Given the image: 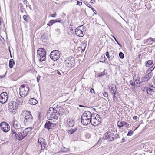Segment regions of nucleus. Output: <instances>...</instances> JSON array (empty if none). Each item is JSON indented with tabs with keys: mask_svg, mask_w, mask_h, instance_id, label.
Wrapping results in <instances>:
<instances>
[{
	"mask_svg": "<svg viewBox=\"0 0 155 155\" xmlns=\"http://www.w3.org/2000/svg\"><path fill=\"white\" fill-rule=\"evenodd\" d=\"M148 39H146V40H145L144 41V44H146L147 43L148 41Z\"/></svg>",
	"mask_w": 155,
	"mask_h": 155,
	"instance_id": "nucleus-59",
	"label": "nucleus"
},
{
	"mask_svg": "<svg viewBox=\"0 0 155 155\" xmlns=\"http://www.w3.org/2000/svg\"><path fill=\"white\" fill-rule=\"evenodd\" d=\"M90 91L91 93H94V90L92 88H91L90 89Z\"/></svg>",
	"mask_w": 155,
	"mask_h": 155,
	"instance_id": "nucleus-55",
	"label": "nucleus"
},
{
	"mask_svg": "<svg viewBox=\"0 0 155 155\" xmlns=\"http://www.w3.org/2000/svg\"><path fill=\"white\" fill-rule=\"evenodd\" d=\"M29 103L32 105H35L38 103V101L34 98H31L29 101Z\"/></svg>",
	"mask_w": 155,
	"mask_h": 155,
	"instance_id": "nucleus-21",
	"label": "nucleus"
},
{
	"mask_svg": "<svg viewBox=\"0 0 155 155\" xmlns=\"http://www.w3.org/2000/svg\"><path fill=\"white\" fill-rule=\"evenodd\" d=\"M92 114L89 111L84 112L82 114L81 120L83 125H87L91 122Z\"/></svg>",
	"mask_w": 155,
	"mask_h": 155,
	"instance_id": "nucleus-1",
	"label": "nucleus"
},
{
	"mask_svg": "<svg viewBox=\"0 0 155 155\" xmlns=\"http://www.w3.org/2000/svg\"><path fill=\"white\" fill-rule=\"evenodd\" d=\"M148 39V41H155V39L151 37L150 38H149Z\"/></svg>",
	"mask_w": 155,
	"mask_h": 155,
	"instance_id": "nucleus-51",
	"label": "nucleus"
},
{
	"mask_svg": "<svg viewBox=\"0 0 155 155\" xmlns=\"http://www.w3.org/2000/svg\"><path fill=\"white\" fill-rule=\"evenodd\" d=\"M37 55L40 58L39 61H44L46 58V53L45 50L42 48H39L37 51Z\"/></svg>",
	"mask_w": 155,
	"mask_h": 155,
	"instance_id": "nucleus-6",
	"label": "nucleus"
},
{
	"mask_svg": "<svg viewBox=\"0 0 155 155\" xmlns=\"http://www.w3.org/2000/svg\"><path fill=\"white\" fill-rule=\"evenodd\" d=\"M77 130V129L76 128H75L74 129H71L68 131V133L71 134H72L74 133V132H75L76 130Z\"/></svg>",
	"mask_w": 155,
	"mask_h": 155,
	"instance_id": "nucleus-29",
	"label": "nucleus"
},
{
	"mask_svg": "<svg viewBox=\"0 0 155 155\" xmlns=\"http://www.w3.org/2000/svg\"><path fill=\"white\" fill-rule=\"evenodd\" d=\"M0 126L2 130L5 132H8L10 130V126L8 124L3 122L0 123Z\"/></svg>",
	"mask_w": 155,
	"mask_h": 155,
	"instance_id": "nucleus-9",
	"label": "nucleus"
},
{
	"mask_svg": "<svg viewBox=\"0 0 155 155\" xmlns=\"http://www.w3.org/2000/svg\"><path fill=\"white\" fill-rule=\"evenodd\" d=\"M117 126L118 127H119V128H120L124 126L123 124V121L120 122V121H118L117 122Z\"/></svg>",
	"mask_w": 155,
	"mask_h": 155,
	"instance_id": "nucleus-30",
	"label": "nucleus"
},
{
	"mask_svg": "<svg viewBox=\"0 0 155 155\" xmlns=\"http://www.w3.org/2000/svg\"><path fill=\"white\" fill-rule=\"evenodd\" d=\"M15 62L13 59H12L10 60L9 61V66L10 68H12L13 66L15 64Z\"/></svg>",
	"mask_w": 155,
	"mask_h": 155,
	"instance_id": "nucleus-26",
	"label": "nucleus"
},
{
	"mask_svg": "<svg viewBox=\"0 0 155 155\" xmlns=\"http://www.w3.org/2000/svg\"><path fill=\"white\" fill-rule=\"evenodd\" d=\"M13 125L16 130V131H17V130L19 131H20L21 126L20 124L17 121L14 120L13 121Z\"/></svg>",
	"mask_w": 155,
	"mask_h": 155,
	"instance_id": "nucleus-14",
	"label": "nucleus"
},
{
	"mask_svg": "<svg viewBox=\"0 0 155 155\" xmlns=\"http://www.w3.org/2000/svg\"><path fill=\"white\" fill-rule=\"evenodd\" d=\"M56 13H55L54 14H52L51 15V16L52 17L55 18L56 16Z\"/></svg>",
	"mask_w": 155,
	"mask_h": 155,
	"instance_id": "nucleus-54",
	"label": "nucleus"
},
{
	"mask_svg": "<svg viewBox=\"0 0 155 155\" xmlns=\"http://www.w3.org/2000/svg\"><path fill=\"white\" fill-rule=\"evenodd\" d=\"M106 55L107 57V58H111V59H112L113 58L114 56H111L110 57L109 56V53L108 52H106Z\"/></svg>",
	"mask_w": 155,
	"mask_h": 155,
	"instance_id": "nucleus-34",
	"label": "nucleus"
},
{
	"mask_svg": "<svg viewBox=\"0 0 155 155\" xmlns=\"http://www.w3.org/2000/svg\"><path fill=\"white\" fill-rule=\"evenodd\" d=\"M81 26H79L75 29V34L77 36L79 37H82L84 36V29H81Z\"/></svg>",
	"mask_w": 155,
	"mask_h": 155,
	"instance_id": "nucleus-12",
	"label": "nucleus"
},
{
	"mask_svg": "<svg viewBox=\"0 0 155 155\" xmlns=\"http://www.w3.org/2000/svg\"><path fill=\"white\" fill-rule=\"evenodd\" d=\"M27 129H25V130L24 131H23V133H24L25 137H26L27 135L28 134V131H27Z\"/></svg>",
	"mask_w": 155,
	"mask_h": 155,
	"instance_id": "nucleus-43",
	"label": "nucleus"
},
{
	"mask_svg": "<svg viewBox=\"0 0 155 155\" xmlns=\"http://www.w3.org/2000/svg\"><path fill=\"white\" fill-rule=\"evenodd\" d=\"M10 112L15 114L17 109V107H8Z\"/></svg>",
	"mask_w": 155,
	"mask_h": 155,
	"instance_id": "nucleus-24",
	"label": "nucleus"
},
{
	"mask_svg": "<svg viewBox=\"0 0 155 155\" xmlns=\"http://www.w3.org/2000/svg\"><path fill=\"white\" fill-rule=\"evenodd\" d=\"M21 115L24 117V121L25 124H29L32 122L33 118L30 111L25 110L22 112Z\"/></svg>",
	"mask_w": 155,
	"mask_h": 155,
	"instance_id": "nucleus-2",
	"label": "nucleus"
},
{
	"mask_svg": "<svg viewBox=\"0 0 155 155\" xmlns=\"http://www.w3.org/2000/svg\"><path fill=\"white\" fill-rule=\"evenodd\" d=\"M2 19L0 17V25H1V23H2Z\"/></svg>",
	"mask_w": 155,
	"mask_h": 155,
	"instance_id": "nucleus-63",
	"label": "nucleus"
},
{
	"mask_svg": "<svg viewBox=\"0 0 155 155\" xmlns=\"http://www.w3.org/2000/svg\"><path fill=\"white\" fill-rule=\"evenodd\" d=\"M155 68V65L154 64H153L150 68L149 69L150 71H152Z\"/></svg>",
	"mask_w": 155,
	"mask_h": 155,
	"instance_id": "nucleus-45",
	"label": "nucleus"
},
{
	"mask_svg": "<svg viewBox=\"0 0 155 155\" xmlns=\"http://www.w3.org/2000/svg\"><path fill=\"white\" fill-rule=\"evenodd\" d=\"M102 58H101V60L100 61V62H104L105 61V57L104 56V57L102 56Z\"/></svg>",
	"mask_w": 155,
	"mask_h": 155,
	"instance_id": "nucleus-49",
	"label": "nucleus"
},
{
	"mask_svg": "<svg viewBox=\"0 0 155 155\" xmlns=\"http://www.w3.org/2000/svg\"><path fill=\"white\" fill-rule=\"evenodd\" d=\"M114 137H111V136H110L109 137V138H108V140L109 141V142H111V141H112L113 140H114Z\"/></svg>",
	"mask_w": 155,
	"mask_h": 155,
	"instance_id": "nucleus-37",
	"label": "nucleus"
},
{
	"mask_svg": "<svg viewBox=\"0 0 155 155\" xmlns=\"http://www.w3.org/2000/svg\"><path fill=\"white\" fill-rule=\"evenodd\" d=\"M86 47V44L85 43H83L81 45V46L80 47H79L78 48V49H81L82 51H84Z\"/></svg>",
	"mask_w": 155,
	"mask_h": 155,
	"instance_id": "nucleus-25",
	"label": "nucleus"
},
{
	"mask_svg": "<svg viewBox=\"0 0 155 155\" xmlns=\"http://www.w3.org/2000/svg\"><path fill=\"white\" fill-rule=\"evenodd\" d=\"M54 124L51 122L50 121H47L44 125V127L49 130L54 126Z\"/></svg>",
	"mask_w": 155,
	"mask_h": 155,
	"instance_id": "nucleus-15",
	"label": "nucleus"
},
{
	"mask_svg": "<svg viewBox=\"0 0 155 155\" xmlns=\"http://www.w3.org/2000/svg\"><path fill=\"white\" fill-rule=\"evenodd\" d=\"M104 70H104L103 71V72H102V73L101 72V73H100L98 75V77H102L103 76H104L105 75V74H104Z\"/></svg>",
	"mask_w": 155,
	"mask_h": 155,
	"instance_id": "nucleus-46",
	"label": "nucleus"
},
{
	"mask_svg": "<svg viewBox=\"0 0 155 155\" xmlns=\"http://www.w3.org/2000/svg\"><path fill=\"white\" fill-rule=\"evenodd\" d=\"M144 89L146 90L147 93L149 94H152L153 92H155V91H154V89L152 90L150 88H149L147 87H145Z\"/></svg>",
	"mask_w": 155,
	"mask_h": 155,
	"instance_id": "nucleus-20",
	"label": "nucleus"
},
{
	"mask_svg": "<svg viewBox=\"0 0 155 155\" xmlns=\"http://www.w3.org/2000/svg\"><path fill=\"white\" fill-rule=\"evenodd\" d=\"M14 101H11L8 103L9 107H16V104Z\"/></svg>",
	"mask_w": 155,
	"mask_h": 155,
	"instance_id": "nucleus-27",
	"label": "nucleus"
},
{
	"mask_svg": "<svg viewBox=\"0 0 155 155\" xmlns=\"http://www.w3.org/2000/svg\"><path fill=\"white\" fill-rule=\"evenodd\" d=\"M108 87L110 91L112 94L116 92L117 88L116 86L112 85H110Z\"/></svg>",
	"mask_w": 155,
	"mask_h": 155,
	"instance_id": "nucleus-17",
	"label": "nucleus"
},
{
	"mask_svg": "<svg viewBox=\"0 0 155 155\" xmlns=\"http://www.w3.org/2000/svg\"><path fill=\"white\" fill-rule=\"evenodd\" d=\"M137 116H135L133 117V119L134 120L137 119Z\"/></svg>",
	"mask_w": 155,
	"mask_h": 155,
	"instance_id": "nucleus-60",
	"label": "nucleus"
},
{
	"mask_svg": "<svg viewBox=\"0 0 155 155\" xmlns=\"http://www.w3.org/2000/svg\"><path fill=\"white\" fill-rule=\"evenodd\" d=\"M91 124L94 126L98 125L101 121V119L99 115L97 114H92Z\"/></svg>",
	"mask_w": 155,
	"mask_h": 155,
	"instance_id": "nucleus-5",
	"label": "nucleus"
},
{
	"mask_svg": "<svg viewBox=\"0 0 155 155\" xmlns=\"http://www.w3.org/2000/svg\"><path fill=\"white\" fill-rule=\"evenodd\" d=\"M54 23V20H51L49 21V22L47 25L49 26H51Z\"/></svg>",
	"mask_w": 155,
	"mask_h": 155,
	"instance_id": "nucleus-31",
	"label": "nucleus"
},
{
	"mask_svg": "<svg viewBox=\"0 0 155 155\" xmlns=\"http://www.w3.org/2000/svg\"><path fill=\"white\" fill-rule=\"evenodd\" d=\"M57 73H58V75H61V73L59 71H58Z\"/></svg>",
	"mask_w": 155,
	"mask_h": 155,
	"instance_id": "nucleus-64",
	"label": "nucleus"
},
{
	"mask_svg": "<svg viewBox=\"0 0 155 155\" xmlns=\"http://www.w3.org/2000/svg\"><path fill=\"white\" fill-rule=\"evenodd\" d=\"M103 95L104 97H107L108 96V94L107 92H104L103 93Z\"/></svg>",
	"mask_w": 155,
	"mask_h": 155,
	"instance_id": "nucleus-50",
	"label": "nucleus"
},
{
	"mask_svg": "<svg viewBox=\"0 0 155 155\" xmlns=\"http://www.w3.org/2000/svg\"><path fill=\"white\" fill-rule=\"evenodd\" d=\"M119 55L120 58L121 59H123L124 57V55L122 52H120L119 53Z\"/></svg>",
	"mask_w": 155,
	"mask_h": 155,
	"instance_id": "nucleus-33",
	"label": "nucleus"
},
{
	"mask_svg": "<svg viewBox=\"0 0 155 155\" xmlns=\"http://www.w3.org/2000/svg\"><path fill=\"white\" fill-rule=\"evenodd\" d=\"M27 16L26 15H24L23 17V19L26 22H27L28 21V20L27 18Z\"/></svg>",
	"mask_w": 155,
	"mask_h": 155,
	"instance_id": "nucleus-52",
	"label": "nucleus"
},
{
	"mask_svg": "<svg viewBox=\"0 0 155 155\" xmlns=\"http://www.w3.org/2000/svg\"><path fill=\"white\" fill-rule=\"evenodd\" d=\"M82 0H77V5H79V6H81L82 5Z\"/></svg>",
	"mask_w": 155,
	"mask_h": 155,
	"instance_id": "nucleus-35",
	"label": "nucleus"
},
{
	"mask_svg": "<svg viewBox=\"0 0 155 155\" xmlns=\"http://www.w3.org/2000/svg\"><path fill=\"white\" fill-rule=\"evenodd\" d=\"M59 107H50L49 110L48 111V114H50L51 112H52L51 113L54 115H59V113L58 112V110L59 109Z\"/></svg>",
	"mask_w": 155,
	"mask_h": 155,
	"instance_id": "nucleus-13",
	"label": "nucleus"
},
{
	"mask_svg": "<svg viewBox=\"0 0 155 155\" xmlns=\"http://www.w3.org/2000/svg\"><path fill=\"white\" fill-rule=\"evenodd\" d=\"M113 136H114V138L115 139H117L118 138H120V137L118 135V134H113Z\"/></svg>",
	"mask_w": 155,
	"mask_h": 155,
	"instance_id": "nucleus-36",
	"label": "nucleus"
},
{
	"mask_svg": "<svg viewBox=\"0 0 155 155\" xmlns=\"http://www.w3.org/2000/svg\"><path fill=\"white\" fill-rule=\"evenodd\" d=\"M61 19L60 18L57 19L56 20H54V23L57 22H61Z\"/></svg>",
	"mask_w": 155,
	"mask_h": 155,
	"instance_id": "nucleus-48",
	"label": "nucleus"
},
{
	"mask_svg": "<svg viewBox=\"0 0 155 155\" xmlns=\"http://www.w3.org/2000/svg\"><path fill=\"white\" fill-rule=\"evenodd\" d=\"M116 94V93H115L114 94H112L113 95V100L114 101H116L117 100V99L115 96Z\"/></svg>",
	"mask_w": 155,
	"mask_h": 155,
	"instance_id": "nucleus-40",
	"label": "nucleus"
},
{
	"mask_svg": "<svg viewBox=\"0 0 155 155\" xmlns=\"http://www.w3.org/2000/svg\"><path fill=\"white\" fill-rule=\"evenodd\" d=\"M133 133V131L131 130H130L127 133V135L128 136H130L132 135Z\"/></svg>",
	"mask_w": 155,
	"mask_h": 155,
	"instance_id": "nucleus-42",
	"label": "nucleus"
},
{
	"mask_svg": "<svg viewBox=\"0 0 155 155\" xmlns=\"http://www.w3.org/2000/svg\"><path fill=\"white\" fill-rule=\"evenodd\" d=\"M47 118L49 120H51L52 122H53L58 119V117L57 115H54L51 113L49 116H48V115Z\"/></svg>",
	"mask_w": 155,
	"mask_h": 155,
	"instance_id": "nucleus-16",
	"label": "nucleus"
},
{
	"mask_svg": "<svg viewBox=\"0 0 155 155\" xmlns=\"http://www.w3.org/2000/svg\"><path fill=\"white\" fill-rule=\"evenodd\" d=\"M153 75V73L151 72L148 73L145 75L144 78L143 79V81L145 82L147 81L152 78Z\"/></svg>",
	"mask_w": 155,
	"mask_h": 155,
	"instance_id": "nucleus-18",
	"label": "nucleus"
},
{
	"mask_svg": "<svg viewBox=\"0 0 155 155\" xmlns=\"http://www.w3.org/2000/svg\"><path fill=\"white\" fill-rule=\"evenodd\" d=\"M61 53L58 50L52 51L50 53L49 56L51 59L54 61L58 60L60 57Z\"/></svg>",
	"mask_w": 155,
	"mask_h": 155,
	"instance_id": "nucleus-7",
	"label": "nucleus"
},
{
	"mask_svg": "<svg viewBox=\"0 0 155 155\" xmlns=\"http://www.w3.org/2000/svg\"><path fill=\"white\" fill-rule=\"evenodd\" d=\"M92 10L93 11V12L96 14V12H97V11L96 10H95L94 8H92V7L91 8Z\"/></svg>",
	"mask_w": 155,
	"mask_h": 155,
	"instance_id": "nucleus-58",
	"label": "nucleus"
},
{
	"mask_svg": "<svg viewBox=\"0 0 155 155\" xmlns=\"http://www.w3.org/2000/svg\"><path fill=\"white\" fill-rule=\"evenodd\" d=\"M29 90V88L27 85H21L19 89V94L20 96L22 97H26L28 95Z\"/></svg>",
	"mask_w": 155,
	"mask_h": 155,
	"instance_id": "nucleus-4",
	"label": "nucleus"
},
{
	"mask_svg": "<svg viewBox=\"0 0 155 155\" xmlns=\"http://www.w3.org/2000/svg\"><path fill=\"white\" fill-rule=\"evenodd\" d=\"M125 141V139H124V138H123L122 139V140L121 141V142H124Z\"/></svg>",
	"mask_w": 155,
	"mask_h": 155,
	"instance_id": "nucleus-62",
	"label": "nucleus"
},
{
	"mask_svg": "<svg viewBox=\"0 0 155 155\" xmlns=\"http://www.w3.org/2000/svg\"><path fill=\"white\" fill-rule=\"evenodd\" d=\"M40 146V145H38L37 143L36 148L37 149V150L38 149L40 151H41L42 150H41V147Z\"/></svg>",
	"mask_w": 155,
	"mask_h": 155,
	"instance_id": "nucleus-47",
	"label": "nucleus"
},
{
	"mask_svg": "<svg viewBox=\"0 0 155 155\" xmlns=\"http://www.w3.org/2000/svg\"><path fill=\"white\" fill-rule=\"evenodd\" d=\"M11 134L13 138L20 141L22 140L25 137L24 133H23V130H21V129L19 131L17 130L16 131L15 130L11 129Z\"/></svg>",
	"mask_w": 155,
	"mask_h": 155,
	"instance_id": "nucleus-3",
	"label": "nucleus"
},
{
	"mask_svg": "<svg viewBox=\"0 0 155 155\" xmlns=\"http://www.w3.org/2000/svg\"><path fill=\"white\" fill-rule=\"evenodd\" d=\"M65 65L68 68H71L74 66L75 61L74 58L69 57L65 60Z\"/></svg>",
	"mask_w": 155,
	"mask_h": 155,
	"instance_id": "nucleus-8",
	"label": "nucleus"
},
{
	"mask_svg": "<svg viewBox=\"0 0 155 155\" xmlns=\"http://www.w3.org/2000/svg\"><path fill=\"white\" fill-rule=\"evenodd\" d=\"M112 37L114 38L116 42L117 43V44L120 46L121 47V45L120 44L119 42L117 41L114 35H112Z\"/></svg>",
	"mask_w": 155,
	"mask_h": 155,
	"instance_id": "nucleus-44",
	"label": "nucleus"
},
{
	"mask_svg": "<svg viewBox=\"0 0 155 155\" xmlns=\"http://www.w3.org/2000/svg\"><path fill=\"white\" fill-rule=\"evenodd\" d=\"M130 83L131 85L133 86H135V82H134V80H130Z\"/></svg>",
	"mask_w": 155,
	"mask_h": 155,
	"instance_id": "nucleus-38",
	"label": "nucleus"
},
{
	"mask_svg": "<svg viewBox=\"0 0 155 155\" xmlns=\"http://www.w3.org/2000/svg\"><path fill=\"white\" fill-rule=\"evenodd\" d=\"M32 129V127H29L28 128H26L25 129H27V131H28V133Z\"/></svg>",
	"mask_w": 155,
	"mask_h": 155,
	"instance_id": "nucleus-53",
	"label": "nucleus"
},
{
	"mask_svg": "<svg viewBox=\"0 0 155 155\" xmlns=\"http://www.w3.org/2000/svg\"><path fill=\"white\" fill-rule=\"evenodd\" d=\"M41 78V77L40 76H38L37 78V82H38L40 80V78Z\"/></svg>",
	"mask_w": 155,
	"mask_h": 155,
	"instance_id": "nucleus-57",
	"label": "nucleus"
},
{
	"mask_svg": "<svg viewBox=\"0 0 155 155\" xmlns=\"http://www.w3.org/2000/svg\"><path fill=\"white\" fill-rule=\"evenodd\" d=\"M95 2V0H91L90 2L91 4H94Z\"/></svg>",
	"mask_w": 155,
	"mask_h": 155,
	"instance_id": "nucleus-56",
	"label": "nucleus"
},
{
	"mask_svg": "<svg viewBox=\"0 0 155 155\" xmlns=\"http://www.w3.org/2000/svg\"><path fill=\"white\" fill-rule=\"evenodd\" d=\"M134 82H135V84H137V87H139L140 85V81L138 79H135L134 80Z\"/></svg>",
	"mask_w": 155,
	"mask_h": 155,
	"instance_id": "nucleus-32",
	"label": "nucleus"
},
{
	"mask_svg": "<svg viewBox=\"0 0 155 155\" xmlns=\"http://www.w3.org/2000/svg\"><path fill=\"white\" fill-rule=\"evenodd\" d=\"M38 145L41 147V150H44L47 145L45 140L42 138L40 137L38 138Z\"/></svg>",
	"mask_w": 155,
	"mask_h": 155,
	"instance_id": "nucleus-10",
	"label": "nucleus"
},
{
	"mask_svg": "<svg viewBox=\"0 0 155 155\" xmlns=\"http://www.w3.org/2000/svg\"><path fill=\"white\" fill-rule=\"evenodd\" d=\"M5 74L4 75L2 76H0V78H2L4 77H5Z\"/></svg>",
	"mask_w": 155,
	"mask_h": 155,
	"instance_id": "nucleus-61",
	"label": "nucleus"
},
{
	"mask_svg": "<svg viewBox=\"0 0 155 155\" xmlns=\"http://www.w3.org/2000/svg\"><path fill=\"white\" fill-rule=\"evenodd\" d=\"M67 124L69 127H72L74 125V121L73 119L69 118L67 120Z\"/></svg>",
	"mask_w": 155,
	"mask_h": 155,
	"instance_id": "nucleus-19",
	"label": "nucleus"
},
{
	"mask_svg": "<svg viewBox=\"0 0 155 155\" xmlns=\"http://www.w3.org/2000/svg\"><path fill=\"white\" fill-rule=\"evenodd\" d=\"M84 3L88 7H89L90 8H91L92 6L89 3H88V2H87L85 1L84 2Z\"/></svg>",
	"mask_w": 155,
	"mask_h": 155,
	"instance_id": "nucleus-39",
	"label": "nucleus"
},
{
	"mask_svg": "<svg viewBox=\"0 0 155 155\" xmlns=\"http://www.w3.org/2000/svg\"><path fill=\"white\" fill-rule=\"evenodd\" d=\"M110 133L109 131L106 132L104 134L103 138L105 140L108 139L110 136Z\"/></svg>",
	"mask_w": 155,
	"mask_h": 155,
	"instance_id": "nucleus-23",
	"label": "nucleus"
},
{
	"mask_svg": "<svg viewBox=\"0 0 155 155\" xmlns=\"http://www.w3.org/2000/svg\"><path fill=\"white\" fill-rule=\"evenodd\" d=\"M15 103L16 104V107H18V106H20L22 104L23 101L21 99H18L15 101Z\"/></svg>",
	"mask_w": 155,
	"mask_h": 155,
	"instance_id": "nucleus-22",
	"label": "nucleus"
},
{
	"mask_svg": "<svg viewBox=\"0 0 155 155\" xmlns=\"http://www.w3.org/2000/svg\"><path fill=\"white\" fill-rule=\"evenodd\" d=\"M153 61L152 60H150L147 61V62L146 64V66L148 67L149 65H151L153 63Z\"/></svg>",
	"mask_w": 155,
	"mask_h": 155,
	"instance_id": "nucleus-28",
	"label": "nucleus"
},
{
	"mask_svg": "<svg viewBox=\"0 0 155 155\" xmlns=\"http://www.w3.org/2000/svg\"><path fill=\"white\" fill-rule=\"evenodd\" d=\"M8 99L7 94L6 92H3L0 95V102L2 103H5Z\"/></svg>",
	"mask_w": 155,
	"mask_h": 155,
	"instance_id": "nucleus-11",
	"label": "nucleus"
},
{
	"mask_svg": "<svg viewBox=\"0 0 155 155\" xmlns=\"http://www.w3.org/2000/svg\"><path fill=\"white\" fill-rule=\"evenodd\" d=\"M124 126H125L126 127H128L129 126V124L125 121H123Z\"/></svg>",
	"mask_w": 155,
	"mask_h": 155,
	"instance_id": "nucleus-41",
	"label": "nucleus"
}]
</instances>
